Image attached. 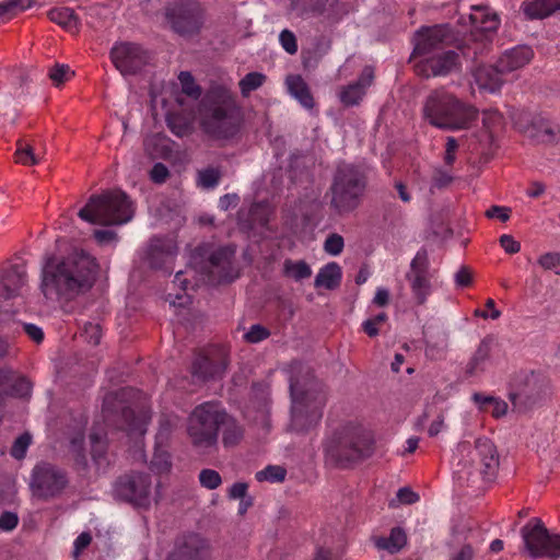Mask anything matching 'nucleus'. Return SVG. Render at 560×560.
<instances>
[{"instance_id": "nucleus-18", "label": "nucleus", "mask_w": 560, "mask_h": 560, "mask_svg": "<svg viewBox=\"0 0 560 560\" xmlns=\"http://www.w3.org/2000/svg\"><path fill=\"white\" fill-rule=\"evenodd\" d=\"M110 58L121 74L139 72L151 59V55L136 43H119L110 50Z\"/></svg>"}, {"instance_id": "nucleus-5", "label": "nucleus", "mask_w": 560, "mask_h": 560, "mask_svg": "<svg viewBox=\"0 0 560 560\" xmlns=\"http://www.w3.org/2000/svg\"><path fill=\"white\" fill-rule=\"evenodd\" d=\"M422 110L430 125L444 130L469 129L478 118L476 107L464 103L445 89L431 91Z\"/></svg>"}, {"instance_id": "nucleus-58", "label": "nucleus", "mask_w": 560, "mask_h": 560, "mask_svg": "<svg viewBox=\"0 0 560 560\" xmlns=\"http://www.w3.org/2000/svg\"><path fill=\"white\" fill-rule=\"evenodd\" d=\"M170 176L168 168L163 163H155L150 172V178L155 184H163Z\"/></svg>"}, {"instance_id": "nucleus-50", "label": "nucleus", "mask_w": 560, "mask_h": 560, "mask_svg": "<svg viewBox=\"0 0 560 560\" xmlns=\"http://www.w3.org/2000/svg\"><path fill=\"white\" fill-rule=\"evenodd\" d=\"M177 424L176 417L162 416L159 420V431L156 434V439L160 443H164L168 440L173 429Z\"/></svg>"}, {"instance_id": "nucleus-45", "label": "nucleus", "mask_w": 560, "mask_h": 560, "mask_svg": "<svg viewBox=\"0 0 560 560\" xmlns=\"http://www.w3.org/2000/svg\"><path fill=\"white\" fill-rule=\"evenodd\" d=\"M221 178L219 168L208 167L198 172V183L203 188H214Z\"/></svg>"}, {"instance_id": "nucleus-22", "label": "nucleus", "mask_w": 560, "mask_h": 560, "mask_svg": "<svg viewBox=\"0 0 560 560\" xmlns=\"http://www.w3.org/2000/svg\"><path fill=\"white\" fill-rule=\"evenodd\" d=\"M534 50L530 46L518 45L505 50L499 58V69L505 73L518 70L528 65L534 58Z\"/></svg>"}, {"instance_id": "nucleus-4", "label": "nucleus", "mask_w": 560, "mask_h": 560, "mask_svg": "<svg viewBox=\"0 0 560 560\" xmlns=\"http://www.w3.org/2000/svg\"><path fill=\"white\" fill-rule=\"evenodd\" d=\"M374 452L373 434L354 422L339 425L324 442L326 460L340 468L359 464L370 458Z\"/></svg>"}, {"instance_id": "nucleus-13", "label": "nucleus", "mask_w": 560, "mask_h": 560, "mask_svg": "<svg viewBox=\"0 0 560 560\" xmlns=\"http://www.w3.org/2000/svg\"><path fill=\"white\" fill-rule=\"evenodd\" d=\"M68 483L66 471L50 463H39L33 468L31 488L42 500L59 497Z\"/></svg>"}, {"instance_id": "nucleus-56", "label": "nucleus", "mask_w": 560, "mask_h": 560, "mask_svg": "<svg viewBox=\"0 0 560 560\" xmlns=\"http://www.w3.org/2000/svg\"><path fill=\"white\" fill-rule=\"evenodd\" d=\"M343 246V237L337 233L328 235L324 243L325 252L332 256L339 255L342 252Z\"/></svg>"}, {"instance_id": "nucleus-40", "label": "nucleus", "mask_w": 560, "mask_h": 560, "mask_svg": "<svg viewBox=\"0 0 560 560\" xmlns=\"http://www.w3.org/2000/svg\"><path fill=\"white\" fill-rule=\"evenodd\" d=\"M365 95V91H363L362 88H360V84H355L354 82L347 85L342 89L340 92V102L349 107L358 105L363 96Z\"/></svg>"}, {"instance_id": "nucleus-62", "label": "nucleus", "mask_w": 560, "mask_h": 560, "mask_svg": "<svg viewBox=\"0 0 560 560\" xmlns=\"http://www.w3.org/2000/svg\"><path fill=\"white\" fill-rule=\"evenodd\" d=\"M84 335L89 343L97 346L102 337L101 327L97 324L89 323L84 326Z\"/></svg>"}, {"instance_id": "nucleus-47", "label": "nucleus", "mask_w": 560, "mask_h": 560, "mask_svg": "<svg viewBox=\"0 0 560 560\" xmlns=\"http://www.w3.org/2000/svg\"><path fill=\"white\" fill-rule=\"evenodd\" d=\"M249 219L253 225L266 226L269 222L268 207L262 203H254L249 210Z\"/></svg>"}, {"instance_id": "nucleus-39", "label": "nucleus", "mask_w": 560, "mask_h": 560, "mask_svg": "<svg viewBox=\"0 0 560 560\" xmlns=\"http://www.w3.org/2000/svg\"><path fill=\"white\" fill-rule=\"evenodd\" d=\"M15 161L22 165L32 166L39 163V158L34 153L30 143L20 140L15 151Z\"/></svg>"}, {"instance_id": "nucleus-25", "label": "nucleus", "mask_w": 560, "mask_h": 560, "mask_svg": "<svg viewBox=\"0 0 560 560\" xmlns=\"http://www.w3.org/2000/svg\"><path fill=\"white\" fill-rule=\"evenodd\" d=\"M505 72L499 69V62L495 66L482 65L478 66L474 72V79L480 90L494 93L503 85L502 74Z\"/></svg>"}, {"instance_id": "nucleus-51", "label": "nucleus", "mask_w": 560, "mask_h": 560, "mask_svg": "<svg viewBox=\"0 0 560 560\" xmlns=\"http://www.w3.org/2000/svg\"><path fill=\"white\" fill-rule=\"evenodd\" d=\"M537 262L544 270H552L560 276V253H546L538 258Z\"/></svg>"}, {"instance_id": "nucleus-63", "label": "nucleus", "mask_w": 560, "mask_h": 560, "mask_svg": "<svg viewBox=\"0 0 560 560\" xmlns=\"http://www.w3.org/2000/svg\"><path fill=\"white\" fill-rule=\"evenodd\" d=\"M499 242L506 254L513 255L521 250L520 242L515 241L512 235L503 234L500 236Z\"/></svg>"}, {"instance_id": "nucleus-38", "label": "nucleus", "mask_w": 560, "mask_h": 560, "mask_svg": "<svg viewBox=\"0 0 560 560\" xmlns=\"http://www.w3.org/2000/svg\"><path fill=\"white\" fill-rule=\"evenodd\" d=\"M32 4V0H4L0 2V19L10 20Z\"/></svg>"}, {"instance_id": "nucleus-6", "label": "nucleus", "mask_w": 560, "mask_h": 560, "mask_svg": "<svg viewBox=\"0 0 560 560\" xmlns=\"http://www.w3.org/2000/svg\"><path fill=\"white\" fill-rule=\"evenodd\" d=\"M368 187L365 172L349 163H341L334 172L326 196H330L329 206L342 215L354 211L361 203Z\"/></svg>"}, {"instance_id": "nucleus-34", "label": "nucleus", "mask_w": 560, "mask_h": 560, "mask_svg": "<svg viewBox=\"0 0 560 560\" xmlns=\"http://www.w3.org/2000/svg\"><path fill=\"white\" fill-rule=\"evenodd\" d=\"M48 18L51 22L70 32L78 31L79 20L74 14V11L70 8H54L48 11Z\"/></svg>"}, {"instance_id": "nucleus-30", "label": "nucleus", "mask_w": 560, "mask_h": 560, "mask_svg": "<svg viewBox=\"0 0 560 560\" xmlns=\"http://www.w3.org/2000/svg\"><path fill=\"white\" fill-rule=\"evenodd\" d=\"M304 4L308 10L329 19H339L347 12L338 0H304Z\"/></svg>"}, {"instance_id": "nucleus-7", "label": "nucleus", "mask_w": 560, "mask_h": 560, "mask_svg": "<svg viewBox=\"0 0 560 560\" xmlns=\"http://www.w3.org/2000/svg\"><path fill=\"white\" fill-rule=\"evenodd\" d=\"M78 217L91 224L121 225L133 217V205L126 192L119 189L92 195Z\"/></svg>"}, {"instance_id": "nucleus-14", "label": "nucleus", "mask_w": 560, "mask_h": 560, "mask_svg": "<svg viewBox=\"0 0 560 560\" xmlns=\"http://www.w3.org/2000/svg\"><path fill=\"white\" fill-rule=\"evenodd\" d=\"M433 272L430 270V260L427 249L417 252L406 273L412 298L418 305H423L433 291Z\"/></svg>"}, {"instance_id": "nucleus-28", "label": "nucleus", "mask_w": 560, "mask_h": 560, "mask_svg": "<svg viewBox=\"0 0 560 560\" xmlns=\"http://www.w3.org/2000/svg\"><path fill=\"white\" fill-rule=\"evenodd\" d=\"M493 338L491 336L485 337L474 355L466 365V374L469 376L475 375L479 371H483L485 363L489 360L492 349Z\"/></svg>"}, {"instance_id": "nucleus-9", "label": "nucleus", "mask_w": 560, "mask_h": 560, "mask_svg": "<svg viewBox=\"0 0 560 560\" xmlns=\"http://www.w3.org/2000/svg\"><path fill=\"white\" fill-rule=\"evenodd\" d=\"M549 381L534 371H520L510 382L509 399L517 412H526L547 397Z\"/></svg>"}, {"instance_id": "nucleus-52", "label": "nucleus", "mask_w": 560, "mask_h": 560, "mask_svg": "<svg viewBox=\"0 0 560 560\" xmlns=\"http://www.w3.org/2000/svg\"><path fill=\"white\" fill-rule=\"evenodd\" d=\"M167 127L177 137L188 136L191 131V126L179 116H171L167 118Z\"/></svg>"}, {"instance_id": "nucleus-42", "label": "nucleus", "mask_w": 560, "mask_h": 560, "mask_svg": "<svg viewBox=\"0 0 560 560\" xmlns=\"http://www.w3.org/2000/svg\"><path fill=\"white\" fill-rule=\"evenodd\" d=\"M178 80L184 94L194 100H198L201 96V88L195 82L190 72L182 71L178 75Z\"/></svg>"}, {"instance_id": "nucleus-23", "label": "nucleus", "mask_w": 560, "mask_h": 560, "mask_svg": "<svg viewBox=\"0 0 560 560\" xmlns=\"http://www.w3.org/2000/svg\"><path fill=\"white\" fill-rule=\"evenodd\" d=\"M469 21L472 32L485 35L494 33L500 24L498 14L487 5H475L471 8Z\"/></svg>"}, {"instance_id": "nucleus-44", "label": "nucleus", "mask_w": 560, "mask_h": 560, "mask_svg": "<svg viewBox=\"0 0 560 560\" xmlns=\"http://www.w3.org/2000/svg\"><path fill=\"white\" fill-rule=\"evenodd\" d=\"M91 443H92V450L91 455L92 459L98 467L104 466L106 462V444L100 440V438L96 434L90 435Z\"/></svg>"}, {"instance_id": "nucleus-2", "label": "nucleus", "mask_w": 560, "mask_h": 560, "mask_svg": "<svg viewBox=\"0 0 560 560\" xmlns=\"http://www.w3.org/2000/svg\"><path fill=\"white\" fill-rule=\"evenodd\" d=\"M290 395L292 399L289 428L296 433H306L315 428L323 417L327 402L324 385L301 362L290 364Z\"/></svg>"}, {"instance_id": "nucleus-8", "label": "nucleus", "mask_w": 560, "mask_h": 560, "mask_svg": "<svg viewBox=\"0 0 560 560\" xmlns=\"http://www.w3.org/2000/svg\"><path fill=\"white\" fill-rule=\"evenodd\" d=\"M225 409L217 401H206L194 408L187 419V434L194 447L206 451L218 443L220 423Z\"/></svg>"}, {"instance_id": "nucleus-33", "label": "nucleus", "mask_w": 560, "mask_h": 560, "mask_svg": "<svg viewBox=\"0 0 560 560\" xmlns=\"http://www.w3.org/2000/svg\"><path fill=\"white\" fill-rule=\"evenodd\" d=\"M220 427L223 428L222 442L226 447L238 444L244 436L243 427L226 412L224 421L220 423Z\"/></svg>"}, {"instance_id": "nucleus-29", "label": "nucleus", "mask_w": 560, "mask_h": 560, "mask_svg": "<svg viewBox=\"0 0 560 560\" xmlns=\"http://www.w3.org/2000/svg\"><path fill=\"white\" fill-rule=\"evenodd\" d=\"M341 268L337 262H329L319 269L315 277V288H325L334 290L340 285L341 282Z\"/></svg>"}, {"instance_id": "nucleus-17", "label": "nucleus", "mask_w": 560, "mask_h": 560, "mask_svg": "<svg viewBox=\"0 0 560 560\" xmlns=\"http://www.w3.org/2000/svg\"><path fill=\"white\" fill-rule=\"evenodd\" d=\"M165 15L173 30L182 35L198 33L202 25L201 9L195 1L175 2L166 9Z\"/></svg>"}, {"instance_id": "nucleus-26", "label": "nucleus", "mask_w": 560, "mask_h": 560, "mask_svg": "<svg viewBox=\"0 0 560 560\" xmlns=\"http://www.w3.org/2000/svg\"><path fill=\"white\" fill-rule=\"evenodd\" d=\"M26 282V273L18 266H13L2 275L0 281V298L4 300L16 296Z\"/></svg>"}, {"instance_id": "nucleus-36", "label": "nucleus", "mask_w": 560, "mask_h": 560, "mask_svg": "<svg viewBox=\"0 0 560 560\" xmlns=\"http://www.w3.org/2000/svg\"><path fill=\"white\" fill-rule=\"evenodd\" d=\"M121 418L124 423L121 424V429L128 432H144V416H137L136 412L130 407H125L121 410Z\"/></svg>"}, {"instance_id": "nucleus-61", "label": "nucleus", "mask_w": 560, "mask_h": 560, "mask_svg": "<svg viewBox=\"0 0 560 560\" xmlns=\"http://www.w3.org/2000/svg\"><path fill=\"white\" fill-rule=\"evenodd\" d=\"M486 217L488 219H499L500 221L502 222H506L510 217H511V209L508 208V207H502V206H491L487 211H486Z\"/></svg>"}, {"instance_id": "nucleus-54", "label": "nucleus", "mask_w": 560, "mask_h": 560, "mask_svg": "<svg viewBox=\"0 0 560 560\" xmlns=\"http://www.w3.org/2000/svg\"><path fill=\"white\" fill-rule=\"evenodd\" d=\"M270 336V331L260 324L250 326L249 330L244 335V339L249 343H257Z\"/></svg>"}, {"instance_id": "nucleus-16", "label": "nucleus", "mask_w": 560, "mask_h": 560, "mask_svg": "<svg viewBox=\"0 0 560 560\" xmlns=\"http://www.w3.org/2000/svg\"><path fill=\"white\" fill-rule=\"evenodd\" d=\"M229 365L226 353L218 348L196 354L191 362L190 374L196 383H206L222 378Z\"/></svg>"}, {"instance_id": "nucleus-15", "label": "nucleus", "mask_w": 560, "mask_h": 560, "mask_svg": "<svg viewBox=\"0 0 560 560\" xmlns=\"http://www.w3.org/2000/svg\"><path fill=\"white\" fill-rule=\"evenodd\" d=\"M454 40L450 24H435L421 26L413 35V55L429 57L445 50Z\"/></svg>"}, {"instance_id": "nucleus-57", "label": "nucleus", "mask_w": 560, "mask_h": 560, "mask_svg": "<svg viewBox=\"0 0 560 560\" xmlns=\"http://www.w3.org/2000/svg\"><path fill=\"white\" fill-rule=\"evenodd\" d=\"M279 39H280V43H281V46L283 47V49L287 52H289L290 55H293L298 51L296 38H295V35L291 31L283 30L280 33Z\"/></svg>"}, {"instance_id": "nucleus-10", "label": "nucleus", "mask_w": 560, "mask_h": 560, "mask_svg": "<svg viewBox=\"0 0 560 560\" xmlns=\"http://www.w3.org/2000/svg\"><path fill=\"white\" fill-rule=\"evenodd\" d=\"M521 535L525 550L532 558H560V535L550 534L540 518H532L522 527Z\"/></svg>"}, {"instance_id": "nucleus-53", "label": "nucleus", "mask_w": 560, "mask_h": 560, "mask_svg": "<svg viewBox=\"0 0 560 560\" xmlns=\"http://www.w3.org/2000/svg\"><path fill=\"white\" fill-rule=\"evenodd\" d=\"M32 438L28 433L21 434L13 443L10 454L15 459H22L25 457L26 450L31 444Z\"/></svg>"}, {"instance_id": "nucleus-32", "label": "nucleus", "mask_w": 560, "mask_h": 560, "mask_svg": "<svg viewBox=\"0 0 560 560\" xmlns=\"http://www.w3.org/2000/svg\"><path fill=\"white\" fill-rule=\"evenodd\" d=\"M407 542V536L400 527H394L388 537H377L374 539L375 546L381 550H387L390 553L398 552Z\"/></svg>"}, {"instance_id": "nucleus-31", "label": "nucleus", "mask_w": 560, "mask_h": 560, "mask_svg": "<svg viewBox=\"0 0 560 560\" xmlns=\"http://www.w3.org/2000/svg\"><path fill=\"white\" fill-rule=\"evenodd\" d=\"M285 82L289 92L301 103L302 106L308 109L314 107V98L306 82L301 75H289Z\"/></svg>"}, {"instance_id": "nucleus-60", "label": "nucleus", "mask_w": 560, "mask_h": 560, "mask_svg": "<svg viewBox=\"0 0 560 560\" xmlns=\"http://www.w3.org/2000/svg\"><path fill=\"white\" fill-rule=\"evenodd\" d=\"M458 149L457 140L454 137L446 138L444 162L447 166H452L456 160V151Z\"/></svg>"}, {"instance_id": "nucleus-20", "label": "nucleus", "mask_w": 560, "mask_h": 560, "mask_svg": "<svg viewBox=\"0 0 560 560\" xmlns=\"http://www.w3.org/2000/svg\"><path fill=\"white\" fill-rule=\"evenodd\" d=\"M209 541L197 533L179 535L166 560H209Z\"/></svg>"}, {"instance_id": "nucleus-59", "label": "nucleus", "mask_w": 560, "mask_h": 560, "mask_svg": "<svg viewBox=\"0 0 560 560\" xmlns=\"http://www.w3.org/2000/svg\"><path fill=\"white\" fill-rule=\"evenodd\" d=\"M92 541V536L88 532L81 533L77 539L74 540V548L72 551V557L78 560L83 549H85Z\"/></svg>"}, {"instance_id": "nucleus-41", "label": "nucleus", "mask_w": 560, "mask_h": 560, "mask_svg": "<svg viewBox=\"0 0 560 560\" xmlns=\"http://www.w3.org/2000/svg\"><path fill=\"white\" fill-rule=\"evenodd\" d=\"M287 470L282 466L269 465L265 469L256 472L258 481L281 482L285 479Z\"/></svg>"}, {"instance_id": "nucleus-35", "label": "nucleus", "mask_w": 560, "mask_h": 560, "mask_svg": "<svg viewBox=\"0 0 560 560\" xmlns=\"http://www.w3.org/2000/svg\"><path fill=\"white\" fill-rule=\"evenodd\" d=\"M283 272L287 277L301 281L312 276L311 267L304 260L287 259L283 264Z\"/></svg>"}, {"instance_id": "nucleus-37", "label": "nucleus", "mask_w": 560, "mask_h": 560, "mask_svg": "<svg viewBox=\"0 0 560 560\" xmlns=\"http://www.w3.org/2000/svg\"><path fill=\"white\" fill-rule=\"evenodd\" d=\"M267 80V77L261 72H249L245 74L238 82V88L242 96L247 97L249 94L259 89Z\"/></svg>"}, {"instance_id": "nucleus-11", "label": "nucleus", "mask_w": 560, "mask_h": 560, "mask_svg": "<svg viewBox=\"0 0 560 560\" xmlns=\"http://www.w3.org/2000/svg\"><path fill=\"white\" fill-rule=\"evenodd\" d=\"M235 250L231 247H220L211 253L206 247L196 249L194 259L206 258L200 266L205 279L212 285L229 283L237 278L233 266Z\"/></svg>"}, {"instance_id": "nucleus-19", "label": "nucleus", "mask_w": 560, "mask_h": 560, "mask_svg": "<svg viewBox=\"0 0 560 560\" xmlns=\"http://www.w3.org/2000/svg\"><path fill=\"white\" fill-rule=\"evenodd\" d=\"M468 459L464 465L475 467L485 480L495 477L499 468V454L495 445L487 438L477 439L475 446L468 450Z\"/></svg>"}, {"instance_id": "nucleus-1", "label": "nucleus", "mask_w": 560, "mask_h": 560, "mask_svg": "<svg viewBox=\"0 0 560 560\" xmlns=\"http://www.w3.org/2000/svg\"><path fill=\"white\" fill-rule=\"evenodd\" d=\"M98 268L96 258L83 250L49 260L42 271L40 291L47 300L71 302L93 288Z\"/></svg>"}, {"instance_id": "nucleus-46", "label": "nucleus", "mask_w": 560, "mask_h": 560, "mask_svg": "<svg viewBox=\"0 0 560 560\" xmlns=\"http://www.w3.org/2000/svg\"><path fill=\"white\" fill-rule=\"evenodd\" d=\"M48 75L54 85L59 86L70 80L74 75V72L70 70L69 66L57 63L49 70Z\"/></svg>"}, {"instance_id": "nucleus-64", "label": "nucleus", "mask_w": 560, "mask_h": 560, "mask_svg": "<svg viewBox=\"0 0 560 560\" xmlns=\"http://www.w3.org/2000/svg\"><path fill=\"white\" fill-rule=\"evenodd\" d=\"M19 118V113L13 107L0 108V127L13 126Z\"/></svg>"}, {"instance_id": "nucleus-48", "label": "nucleus", "mask_w": 560, "mask_h": 560, "mask_svg": "<svg viewBox=\"0 0 560 560\" xmlns=\"http://www.w3.org/2000/svg\"><path fill=\"white\" fill-rule=\"evenodd\" d=\"M453 176L448 172L442 168H435L431 177L430 191L433 194L435 189L441 190L448 187L453 183Z\"/></svg>"}, {"instance_id": "nucleus-24", "label": "nucleus", "mask_w": 560, "mask_h": 560, "mask_svg": "<svg viewBox=\"0 0 560 560\" xmlns=\"http://www.w3.org/2000/svg\"><path fill=\"white\" fill-rule=\"evenodd\" d=\"M176 253V245L170 238L153 237L150 240L147 257L151 267L162 268Z\"/></svg>"}, {"instance_id": "nucleus-3", "label": "nucleus", "mask_w": 560, "mask_h": 560, "mask_svg": "<svg viewBox=\"0 0 560 560\" xmlns=\"http://www.w3.org/2000/svg\"><path fill=\"white\" fill-rule=\"evenodd\" d=\"M243 125V110L233 92L223 86H212L202 102L200 127L212 139H233Z\"/></svg>"}, {"instance_id": "nucleus-27", "label": "nucleus", "mask_w": 560, "mask_h": 560, "mask_svg": "<svg viewBox=\"0 0 560 560\" xmlns=\"http://www.w3.org/2000/svg\"><path fill=\"white\" fill-rule=\"evenodd\" d=\"M560 10V0H534L523 4V12L529 20L545 19Z\"/></svg>"}, {"instance_id": "nucleus-55", "label": "nucleus", "mask_w": 560, "mask_h": 560, "mask_svg": "<svg viewBox=\"0 0 560 560\" xmlns=\"http://www.w3.org/2000/svg\"><path fill=\"white\" fill-rule=\"evenodd\" d=\"M560 135V128L556 125L545 124L541 125L537 137L541 142L552 143L556 142Z\"/></svg>"}, {"instance_id": "nucleus-43", "label": "nucleus", "mask_w": 560, "mask_h": 560, "mask_svg": "<svg viewBox=\"0 0 560 560\" xmlns=\"http://www.w3.org/2000/svg\"><path fill=\"white\" fill-rule=\"evenodd\" d=\"M199 482L200 485L208 489V490H214L219 488L222 483V478L220 474L211 468H205L199 472Z\"/></svg>"}, {"instance_id": "nucleus-49", "label": "nucleus", "mask_w": 560, "mask_h": 560, "mask_svg": "<svg viewBox=\"0 0 560 560\" xmlns=\"http://www.w3.org/2000/svg\"><path fill=\"white\" fill-rule=\"evenodd\" d=\"M165 142L166 139L164 137L155 135L145 141V148L150 154L165 156L171 152L170 147Z\"/></svg>"}, {"instance_id": "nucleus-21", "label": "nucleus", "mask_w": 560, "mask_h": 560, "mask_svg": "<svg viewBox=\"0 0 560 560\" xmlns=\"http://www.w3.org/2000/svg\"><path fill=\"white\" fill-rule=\"evenodd\" d=\"M459 69V55L454 50L436 52L416 65L417 73L427 79L431 77H446Z\"/></svg>"}, {"instance_id": "nucleus-12", "label": "nucleus", "mask_w": 560, "mask_h": 560, "mask_svg": "<svg viewBox=\"0 0 560 560\" xmlns=\"http://www.w3.org/2000/svg\"><path fill=\"white\" fill-rule=\"evenodd\" d=\"M113 493L119 501L147 510L152 501V478L145 472L122 475L115 481Z\"/></svg>"}]
</instances>
